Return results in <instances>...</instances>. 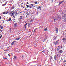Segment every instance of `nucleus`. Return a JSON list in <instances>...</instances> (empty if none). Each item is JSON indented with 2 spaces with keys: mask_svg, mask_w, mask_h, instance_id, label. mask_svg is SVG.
I'll use <instances>...</instances> for the list:
<instances>
[{
  "mask_svg": "<svg viewBox=\"0 0 66 66\" xmlns=\"http://www.w3.org/2000/svg\"><path fill=\"white\" fill-rule=\"evenodd\" d=\"M0 48H1V46H0Z\"/></svg>",
  "mask_w": 66,
  "mask_h": 66,
  "instance_id": "nucleus-58",
  "label": "nucleus"
},
{
  "mask_svg": "<svg viewBox=\"0 0 66 66\" xmlns=\"http://www.w3.org/2000/svg\"><path fill=\"white\" fill-rule=\"evenodd\" d=\"M55 38H56L55 37H54V38H53V40H55Z\"/></svg>",
  "mask_w": 66,
  "mask_h": 66,
  "instance_id": "nucleus-25",
  "label": "nucleus"
},
{
  "mask_svg": "<svg viewBox=\"0 0 66 66\" xmlns=\"http://www.w3.org/2000/svg\"><path fill=\"white\" fill-rule=\"evenodd\" d=\"M15 8V7H14L12 6V9H14Z\"/></svg>",
  "mask_w": 66,
  "mask_h": 66,
  "instance_id": "nucleus-27",
  "label": "nucleus"
},
{
  "mask_svg": "<svg viewBox=\"0 0 66 66\" xmlns=\"http://www.w3.org/2000/svg\"><path fill=\"white\" fill-rule=\"evenodd\" d=\"M59 52H60V53H62V52H63V51L62 50H60Z\"/></svg>",
  "mask_w": 66,
  "mask_h": 66,
  "instance_id": "nucleus-14",
  "label": "nucleus"
},
{
  "mask_svg": "<svg viewBox=\"0 0 66 66\" xmlns=\"http://www.w3.org/2000/svg\"><path fill=\"white\" fill-rule=\"evenodd\" d=\"M0 35L1 36L0 37V38H1V37H2V35L1 34H0Z\"/></svg>",
  "mask_w": 66,
  "mask_h": 66,
  "instance_id": "nucleus-22",
  "label": "nucleus"
},
{
  "mask_svg": "<svg viewBox=\"0 0 66 66\" xmlns=\"http://www.w3.org/2000/svg\"><path fill=\"white\" fill-rule=\"evenodd\" d=\"M8 55H9V56H11L10 55V54H8Z\"/></svg>",
  "mask_w": 66,
  "mask_h": 66,
  "instance_id": "nucleus-38",
  "label": "nucleus"
},
{
  "mask_svg": "<svg viewBox=\"0 0 66 66\" xmlns=\"http://www.w3.org/2000/svg\"><path fill=\"white\" fill-rule=\"evenodd\" d=\"M30 22H32V20H30Z\"/></svg>",
  "mask_w": 66,
  "mask_h": 66,
  "instance_id": "nucleus-31",
  "label": "nucleus"
},
{
  "mask_svg": "<svg viewBox=\"0 0 66 66\" xmlns=\"http://www.w3.org/2000/svg\"><path fill=\"white\" fill-rule=\"evenodd\" d=\"M4 5H5V4H4L2 6H4Z\"/></svg>",
  "mask_w": 66,
  "mask_h": 66,
  "instance_id": "nucleus-32",
  "label": "nucleus"
},
{
  "mask_svg": "<svg viewBox=\"0 0 66 66\" xmlns=\"http://www.w3.org/2000/svg\"><path fill=\"white\" fill-rule=\"evenodd\" d=\"M66 17V14H64V15H63L62 17V19H65V18Z\"/></svg>",
  "mask_w": 66,
  "mask_h": 66,
  "instance_id": "nucleus-3",
  "label": "nucleus"
},
{
  "mask_svg": "<svg viewBox=\"0 0 66 66\" xmlns=\"http://www.w3.org/2000/svg\"><path fill=\"white\" fill-rule=\"evenodd\" d=\"M1 27V25H0V27Z\"/></svg>",
  "mask_w": 66,
  "mask_h": 66,
  "instance_id": "nucleus-53",
  "label": "nucleus"
},
{
  "mask_svg": "<svg viewBox=\"0 0 66 66\" xmlns=\"http://www.w3.org/2000/svg\"><path fill=\"white\" fill-rule=\"evenodd\" d=\"M3 14H6V13H5V12H3L2 13Z\"/></svg>",
  "mask_w": 66,
  "mask_h": 66,
  "instance_id": "nucleus-19",
  "label": "nucleus"
},
{
  "mask_svg": "<svg viewBox=\"0 0 66 66\" xmlns=\"http://www.w3.org/2000/svg\"><path fill=\"white\" fill-rule=\"evenodd\" d=\"M26 6H27V8H28L29 6V5H26Z\"/></svg>",
  "mask_w": 66,
  "mask_h": 66,
  "instance_id": "nucleus-30",
  "label": "nucleus"
},
{
  "mask_svg": "<svg viewBox=\"0 0 66 66\" xmlns=\"http://www.w3.org/2000/svg\"><path fill=\"white\" fill-rule=\"evenodd\" d=\"M27 23H26L25 24V25L24 26L25 29H26V27H27Z\"/></svg>",
  "mask_w": 66,
  "mask_h": 66,
  "instance_id": "nucleus-11",
  "label": "nucleus"
},
{
  "mask_svg": "<svg viewBox=\"0 0 66 66\" xmlns=\"http://www.w3.org/2000/svg\"><path fill=\"white\" fill-rule=\"evenodd\" d=\"M7 50V51H9V50Z\"/></svg>",
  "mask_w": 66,
  "mask_h": 66,
  "instance_id": "nucleus-51",
  "label": "nucleus"
},
{
  "mask_svg": "<svg viewBox=\"0 0 66 66\" xmlns=\"http://www.w3.org/2000/svg\"><path fill=\"white\" fill-rule=\"evenodd\" d=\"M7 51V50H4V51Z\"/></svg>",
  "mask_w": 66,
  "mask_h": 66,
  "instance_id": "nucleus-42",
  "label": "nucleus"
},
{
  "mask_svg": "<svg viewBox=\"0 0 66 66\" xmlns=\"http://www.w3.org/2000/svg\"><path fill=\"white\" fill-rule=\"evenodd\" d=\"M26 14L28 16H29V13L27 12Z\"/></svg>",
  "mask_w": 66,
  "mask_h": 66,
  "instance_id": "nucleus-21",
  "label": "nucleus"
},
{
  "mask_svg": "<svg viewBox=\"0 0 66 66\" xmlns=\"http://www.w3.org/2000/svg\"><path fill=\"white\" fill-rule=\"evenodd\" d=\"M1 19V16H0V19Z\"/></svg>",
  "mask_w": 66,
  "mask_h": 66,
  "instance_id": "nucleus-40",
  "label": "nucleus"
},
{
  "mask_svg": "<svg viewBox=\"0 0 66 66\" xmlns=\"http://www.w3.org/2000/svg\"><path fill=\"white\" fill-rule=\"evenodd\" d=\"M20 19H22V16H21L20 17Z\"/></svg>",
  "mask_w": 66,
  "mask_h": 66,
  "instance_id": "nucleus-28",
  "label": "nucleus"
},
{
  "mask_svg": "<svg viewBox=\"0 0 66 66\" xmlns=\"http://www.w3.org/2000/svg\"><path fill=\"white\" fill-rule=\"evenodd\" d=\"M19 14V13H17V12H15V16H17Z\"/></svg>",
  "mask_w": 66,
  "mask_h": 66,
  "instance_id": "nucleus-12",
  "label": "nucleus"
},
{
  "mask_svg": "<svg viewBox=\"0 0 66 66\" xmlns=\"http://www.w3.org/2000/svg\"><path fill=\"white\" fill-rule=\"evenodd\" d=\"M54 59L55 60H56V56H54Z\"/></svg>",
  "mask_w": 66,
  "mask_h": 66,
  "instance_id": "nucleus-13",
  "label": "nucleus"
},
{
  "mask_svg": "<svg viewBox=\"0 0 66 66\" xmlns=\"http://www.w3.org/2000/svg\"><path fill=\"white\" fill-rule=\"evenodd\" d=\"M21 13V12H20V13Z\"/></svg>",
  "mask_w": 66,
  "mask_h": 66,
  "instance_id": "nucleus-57",
  "label": "nucleus"
},
{
  "mask_svg": "<svg viewBox=\"0 0 66 66\" xmlns=\"http://www.w3.org/2000/svg\"><path fill=\"white\" fill-rule=\"evenodd\" d=\"M45 52V51H43L42 52Z\"/></svg>",
  "mask_w": 66,
  "mask_h": 66,
  "instance_id": "nucleus-44",
  "label": "nucleus"
},
{
  "mask_svg": "<svg viewBox=\"0 0 66 66\" xmlns=\"http://www.w3.org/2000/svg\"><path fill=\"white\" fill-rule=\"evenodd\" d=\"M28 27H29H29H30V24L28 23Z\"/></svg>",
  "mask_w": 66,
  "mask_h": 66,
  "instance_id": "nucleus-17",
  "label": "nucleus"
},
{
  "mask_svg": "<svg viewBox=\"0 0 66 66\" xmlns=\"http://www.w3.org/2000/svg\"><path fill=\"white\" fill-rule=\"evenodd\" d=\"M21 4H23V3H22Z\"/></svg>",
  "mask_w": 66,
  "mask_h": 66,
  "instance_id": "nucleus-50",
  "label": "nucleus"
},
{
  "mask_svg": "<svg viewBox=\"0 0 66 66\" xmlns=\"http://www.w3.org/2000/svg\"><path fill=\"white\" fill-rule=\"evenodd\" d=\"M65 32H66V29L65 30Z\"/></svg>",
  "mask_w": 66,
  "mask_h": 66,
  "instance_id": "nucleus-55",
  "label": "nucleus"
},
{
  "mask_svg": "<svg viewBox=\"0 0 66 66\" xmlns=\"http://www.w3.org/2000/svg\"><path fill=\"white\" fill-rule=\"evenodd\" d=\"M37 9H39V10H41V7L40 6H39V7H37Z\"/></svg>",
  "mask_w": 66,
  "mask_h": 66,
  "instance_id": "nucleus-9",
  "label": "nucleus"
},
{
  "mask_svg": "<svg viewBox=\"0 0 66 66\" xmlns=\"http://www.w3.org/2000/svg\"><path fill=\"white\" fill-rule=\"evenodd\" d=\"M17 24L16 23H15L14 24V27H17Z\"/></svg>",
  "mask_w": 66,
  "mask_h": 66,
  "instance_id": "nucleus-10",
  "label": "nucleus"
},
{
  "mask_svg": "<svg viewBox=\"0 0 66 66\" xmlns=\"http://www.w3.org/2000/svg\"><path fill=\"white\" fill-rule=\"evenodd\" d=\"M54 44L55 45H56V44H57L56 43V42H54Z\"/></svg>",
  "mask_w": 66,
  "mask_h": 66,
  "instance_id": "nucleus-24",
  "label": "nucleus"
},
{
  "mask_svg": "<svg viewBox=\"0 0 66 66\" xmlns=\"http://www.w3.org/2000/svg\"><path fill=\"white\" fill-rule=\"evenodd\" d=\"M16 41H13V42L12 43L11 45L12 46V45H13L14 44V43H16Z\"/></svg>",
  "mask_w": 66,
  "mask_h": 66,
  "instance_id": "nucleus-6",
  "label": "nucleus"
},
{
  "mask_svg": "<svg viewBox=\"0 0 66 66\" xmlns=\"http://www.w3.org/2000/svg\"><path fill=\"white\" fill-rule=\"evenodd\" d=\"M11 18H10L8 20V21H11Z\"/></svg>",
  "mask_w": 66,
  "mask_h": 66,
  "instance_id": "nucleus-18",
  "label": "nucleus"
},
{
  "mask_svg": "<svg viewBox=\"0 0 66 66\" xmlns=\"http://www.w3.org/2000/svg\"><path fill=\"white\" fill-rule=\"evenodd\" d=\"M16 58H17L16 57V56H14V60H15V59H16Z\"/></svg>",
  "mask_w": 66,
  "mask_h": 66,
  "instance_id": "nucleus-16",
  "label": "nucleus"
},
{
  "mask_svg": "<svg viewBox=\"0 0 66 66\" xmlns=\"http://www.w3.org/2000/svg\"><path fill=\"white\" fill-rule=\"evenodd\" d=\"M56 43H57H57H58V41H56Z\"/></svg>",
  "mask_w": 66,
  "mask_h": 66,
  "instance_id": "nucleus-33",
  "label": "nucleus"
},
{
  "mask_svg": "<svg viewBox=\"0 0 66 66\" xmlns=\"http://www.w3.org/2000/svg\"><path fill=\"white\" fill-rule=\"evenodd\" d=\"M1 29H3V27H1Z\"/></svg>",
  "mask_w": 66,
  "mask_h": 66,
  "instance_id": "nucleus-34",
  "label": "nucleus"
},
{
  "mask_svg": "<svg viewBox=\"0 0 66 66\" xmlns=\"http://www.w3.org/2000/svg\"><path fill=\"white\" fill-rule=\"evenodd\" d=\"M15 20V19H14V20H13L14 21V20Z\"/></svg>",
  "mask_w": 66,
  "mask_h": 66,
  "instance_id": "nucleus-56",
  "label": "nucleus"
},
{
  "mask_svg": "<svg viewBox=\"0 0 66 66\" xmlns=\"http://www.w3.org/2000/svg\"><path fill=\"white\" fill-rule=\"evenodd\" d=\"M36 30V29H35L34 30V32H35V30Z\"/></svg>",
  "mask_w": 66,
  "mask_h": 66,
  "instance_id": "nucleus-46",
  "label": "nucleus"
},
{
  "mask_svg": "<svg viewBox=\"0 0 66 66\" xmlns=\"http://www.w3.org/2000/svg\"><path fill=\"white\" fill-rule=\"evenodd\" d=\"M63 48V46H61V48Z\"/></svg>",
  "mask_w": 66,
  "mask_h": 66,
  "instance_id": "nucleus-43",
  "label": "nucleus"
},
{
  "mask_svg": "<svg viewBox=\"0 0 66 66\" xmlns=\"http://www.w3.org/2000/svg\"><path fill=\"white\" fill-rule=\"evenodd\" d=\"M34 3H35V4H37L38 3L37 2H35Z\"/></svg>",
  "mask_w": 66,
  "mask_h": 66,
  "instance_id": "nucleus-29",
  "label": "nucleus"
},
{
  "mask_svg": "<svg viewBox=\"0 0 66 66\" xmlns=\"http://www.w3.org/2000/svg\"><path fill=\"white\" fill-rule=\"evenodd\" d=\"M60 4H60V3H59V5H60Z\"/></svg>",
  "mask_w": 66,
  "mask_h": 66,
  "instance_id": "nucleus-52",
  "label": "nucleus"
},
{
  "mask_svg": "<svg viewBox=\"0 0 66 66\" xmlns=\"http://www.w3.org/2000/svg\"><path fill=\"white\" fill-rule=\"evenodd\" d=\"M37 14L38 15V12H37Z\"/></svg>",
  "mask_w": 66,
  "mask_h": 66,
  "instance_id": "nucleus-48",
  "label": "nucleus"
},
{
  "mask_svg": "<svg viewBox=\"0 0 66 66\" xmlns=\"http://www.w3.org/2000/svg\"><path fill=\"white\" fill-rule=\"evenodd\" d=\"M0 31H1V32H2V30H0Z\"/></svg>",
  "mask_w": 66,
  "mask_h": 66,
  "instance_id": "nucleus-35",
  "label": "nucleus"
},
{
  "mask_svg": "<svg viewBox=\"0 0 66 66\" xmlns=\"http://www.w3.org/2000/svg\"><path fill=\"white\" fill-rule=\"evenodd\" d=\"M11 29H10V31H11Z\"/></svg>",
  "mask_w": 66,
  "mask_h": 66,
  "instance_id": "nucleus-54",
  "label": "nucleus"
},
{
  "mask_svg": "<svg viewBox=\"0 0 66 66\" xmlns=\"http://www.w3.org/2000/svg\"><path fill=\"white\" fill-rule=\"evenodd\" d=\"M27 17H28V16H27V15H26V18H27Z\"/></svg>",
  "mask_w": 66,
  "mask_h": 66,
  "instance_id": "nucleus-45",
  "label": "nucleus"
},
{
  "mask_svg": "<svg viewBox=\"0 0 66 66\" xmlns=\"http://www.w3.org/2000/svg\"><path fill=\"white\" fill-rule=\"evenodd\" d=\"M60 54H58L57 55V56H60Z\"/></svg>",
  "mask_w": 66,
  "mask_h": 66,
  "instance_id": "nucleus-26",
  "label": "nucleus"
},
{
  "mask_svg": "<svg viewBox=\"0 0 66 66\" xmlns=\"http://www.w3.org/2000/svg\"><path fill=\"white\" fill-rule=\"evenodd\" d=\"M10 47H8V48H9Z\"/></svg>",
  "mask_w": 66,
  "mask_h": 66,
  "instance_id": "nucleus-59",
  "label": "nucleus"
},
{
  "mask_svg": "<svg viewBox=\"0 0 66 66\" xmlns=\"http://www.w3.org/2000/svg\"><path fill=\"white\" fill-rule=\"evenodd\" d=\"M63 2H64V1H62V2H61V3H63Z\"/></svg>",
  "mask_w": 66,
  "mask_h": 66,
  "instance_id": "nucleus-37",
  "label": "nucleus"
},
{
  "mask_svg": "<svg viewBox=\"0 0 66 66\" xmlns=\"http://www.w3.org/2000/svg\"><path fill=\"white\" fill-rule=\"evenodd\" d=\"M55 19H56V20H58V19H59V21H60V20H61V18H60L59 16H57V17H55Z\"/></svg>",
  "mask_w": 66,
  "mask_h": 66,
  "instance_id": "nucleus-1",
  "label": "nucleus"
},
{
  "mask_svg": "<svg viewBox=\"0 0 66 66\" xmlns=\"http://www.w3.org/2000/svg\"><path fill=\"white\" fill-rule=\"evenodd\" d=\"M60 49L61 47L60 46H59L57 49V51H58V52H59V51L60 50Z\"/></svg>",
  "mask_w": 66,
  "mask_h": 66,
  "instance_id": "nucleus-2",
  "label": "nucleus"
},
{
  "mask_svg": "<svg viewBox=\"0 0 66 66\" xmlns=\"http://www.w3.org/2000/svg\"><path fill=\"white\" fill-rule=\"evenodd\" d=\"M9 12H10V11H7L6 12V13L7 14L9 13Z\"/></svg>",
  "mask_w": 66,
  "mask_h": 66,
  "instance_id": "nucleus-15",
  "label": "nucleus"
},
{
  "mask_svg": "<svg viewBox=\"0 0 66 66\" xmlns=\"http://www.w3.org/2000/svg\"><path fill=\"white\" fill-rule=\"evenodd\" d=\"M45 31H47V28H46L45 29H44Z\"/></svg>",
  "mask_w": 66,
  "mask_h": 66,
  "instance_id": "nucleus-20",
  "label": "nucleus"
},
{
  "mask_svg": "<svg viewBox=\"0 0 66 66\" xmlns=\"http://www.w3.org/2000/svg\"><path fill=\"white\" fill-rule=\"evenodd\" d=\"M14 11H12V13H11V16H13V15H14Z\"/></svg>",
  "mask_w": 66,
  "mask_h": 66,
  "instance_id": "nucleus-4",
  "label": "nucleus"
},
{
  "mask_svg": "<svg viewBox=\"0 0 66 66\" xmlns=\"http://www.w3.org/2000/svg\"><path fill=\"white\" fill-rule=\"evenodd\" d=\"M31 5L32 6H33V7H34V4H31Z\"/></svg>",
  "mask_w": 66,
  "mask_h": 66,
  "instance_id": "nucleus-23",
  "label": "nucleus"
},
{
  "mask_svg": "<svg viewBox=\"0 0 66 66\" xmlns=\"http://www.w3.org/2000/svg\"><path fill=\"white\" fill-rule=\"evenodd\" d=\"M59 3H60V4H61V3H62L61 2H60Z\"/></svg>",
  "mask_w": 66,
  "mask_h": 66,
  "instance_id": "nucleus-49",
  "label": "nucleus"
},
{
  "mask_svg": "<svg viewBox=\"0 0 66 66\" xmlns=\"http://www.w3.org/2000/svg\"><path fill=\"white\" fill-rule=\"evenodd\" d=\"M20 38V37H19L15 39V40H19Z\"/></svg>",
  "mask_w": 66,
  "mask_h": 66,
  "instance_id": "nucleus-8",
  "label": "nucleus"
},
{
  "mask_svg": "<svg viewBox=\"0 0 66 66\" xmlns=\"http://www.w3.org/2000/svg\"><path fill=\"white\" fill-rule=\"evenodd\" d=\"M25 10H26V11H28V10L27 9H25Z\"/></svg>",
  "mask_w": 66,
  "mask_h": 66,
  "instance_id": "nucleus-36",
  "label": "nucleus"
},
{
  "mask_svg": "<svg viewBox=\"0 0 66 66\" xmlns=\"http://www.w3.org/2000/svg\"><path fill=\"white\" fill-rule=\"evenodd\" d=\"M56 20V19H55L54 20V21H55V20Z\"/></svg>",
  "mask_w": 66,
  "mask_h": 66,
  "instance_id": "nucleus-41",
  "label": "nucleus"
},
{
  "mask_svg": "<svg viewBox=\"0 0 66 66\" xmlns=\"http://www.w3.org/2000/svg\"><path fill=\"white\" fill-rule=\"evenodd\" d=\"M29 7L30 9H31V8H32V7H31V6H30Z\"/></svg>",
  "mask_w": 66,
  "mask_h": 66,
  "instance_id": "nucleus-39",
  "label": "nucleus"
},
{
  "mask_svg": "<svg viewBox=\"0 0 66 66\" xmlns=\"http://www.w3.org/2000/svg\"><path fill=\"white\" fill-rule=\"evenodd\" d=\"M62 40H63L64 42H65L66 41V37H65L64 38L62 39Z\"/></svg>",
  "mask_w": 66,
  "mask_h": 66,
  "instance_id": "nucleus-5",
  "label": "nucleus"
},
{
  "mask_svg": "<svg viewBox=\"0 0 66 66\" xmlns=\"http://www.w3.org/2000/svg\"><path fill=\"white\" fill-rule=\"evenodd\" d=\"M55 31H56V33H57V32H58V28H55Z\"/></svg>",
  "mask_w": 66,
  "mask_h": 66,
  "instance_id": "nucleus-7",
  "label": "nucleus"
},
{
  "mask_svg": "<svg viewBox=\"0 0 66 66\" xmlns=\"http://www.w3.org/2000/svg\"><path fill=\"white\" fill-rule=\"evenodd\" d=\"M27 4H29V3H28V2H27Z\"/></svg>",
  "mask_w": 66,
  "mask_h": 66,
  "instance_id": "nucleus-47",
  "label": "nucleus"
}]
</instances>
